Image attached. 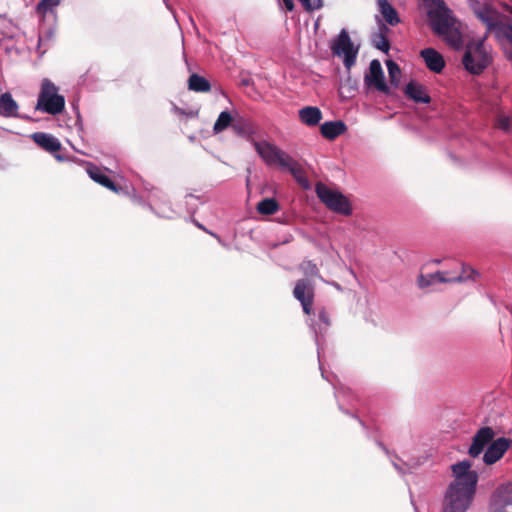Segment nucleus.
Returning a JSON list of instances; mask_svg holds the SVG:
<instances>
[{
  "mask_svg": "<svg viewBox=\"0 0 512 512\" xmlns=\"http://www.w3.org/2000/svg\"><path fill=\"white\" fill-rule=\"evenodd\" d=\"M454 480L449 484L442 512H466L475 495L478 474L471 469L469 461H461L452 465Z\"/></svg>",
  "mask_w": 512,
  "mask_h": 512,
  "instance_id": "nucleus-1",
  "label": "nucleus"
},
{
  "mask_svg": "<svg viewBox=\"0 0 512 512\" xmlns=\"http://www.w3.org/2000/svg\"><path fill=\"white\" fill-rule=\"evenodd\" d=\"M420 7L427 13L434 33L441 36L451 47H460L461 33L444 1L420 0Z\"/></svg>",
  "mask_w": 512,
  "mask_h": 512,
  "instance_id": "nucleus-2",
  "label": "nucleus"
},
{
  "mask_svg": "<svg viewBox=\"0 0 512 512\" xmlns=\"http://www.w3.org/2000/svg\"><path fill=\"white\" fill-rule=\"evenodd\" d=\"M474 13L486 25L488 33L493 34L500 43H508L512 47V7L483 3L474 8Z\"/></svg>",
  "mask_w": 512,
  "mask_h": 512,
  "instance_id": "nucleus-3",
  "label": "nucleus"
},
{
  "mask_svg": "<svg viewBox=\"0 0 512 512\" xmlns=\"http://www.w3.org/2000/svg\"><path fill=\"white\" fill-rule=\"evenodd\" d=\"M255 150L267 166H276L290 172L295 180L304 188L309 187L302 165L289 154L267 141H255Z\"/></svg>",
  "mask_w": 512,
  "mask_h": 512,
  "instance_id": "nucleus-4",
  "label": "nucleus"
},
{
  "mask_svg": "<svg viewBox=\"0 0 512 512\" xmlns=\"http://www.w3.org/2000/svg\"><path fill=\"white\" fill-rule=\"evenodd\" d=\"M65 107V99L58 93V87L49 79L41 84L36 109L51 115L60 114Z\"/></svg>",
  "mask_w": 512,
  "mask_h": 512,
  "instance_id": "nucleus-5",
  "label": "nucleus"
},
{
  "mask_svg": "<svg viewBox=\"0 0 512 512\" xmlns=\"http://www.w3.org/2000/svg\"><path fill=\"white\" fill-rule=\"evenodd\" d=\"M491 57L484 40L470 42L463 56V64L472 74H480L490 63Z\"/></svg>",
  "mask_w": 512,
  "mask_h": 512,
  "instance_id": "nucleus-6",
  "label": "nucleus"
},
{
  "mask_svg": "<svg viewBox=\"0 0 512 512\" xmlns=\"http://www.w3.org/2000/svg\"><path fill=\"white\" fill-rule=\"evenodd\" d=\"M460 269L461 272L454 276L449 271H438L427 275L421 274L417 279L418 286L425 288L435 283L464 282L474 279L475 270L464 265H460Z\"/></svg>",
  "mask_w": 512,
  "mask_h": 512,
  "instance_id": "nucleus-7",
  "label": "nucleus"
},
{
  "mask_svg": "<svg viewBox=\"0 0 512 512\" xmlns=\"http://www.w3.org/2000/svg\"><path fill=\"white\" fill-rule=\"evenodd\" d=\"M316 193L330 210L343 215L351 213V205L342 193L332 190L324 184H317Z\"/></svg>",
  "mask_w": 512,
  "mask_h": 512,
  "instance_id": "nucleus-8",
  "label": "nucleus"
},
{
  "mask_svg": "<svg viewBox=\"0 0 512 512\" xmlns=\"http://www.w3.org/2000/svg\"><path fill=\"white\" fill-rule=\"evenodd\" d=\"M334 55L343 59L347 69H350L356 61L358 49L354 47L346 30H342L331 46Z\"/></svg>",
  "mask_w": 512,
  "mask_h": 512,
  "instance_id": "nucleus-9",
  "label": "nucleus"
},
{
  "mask_svg": "<svg viewBox=\"0 0 512 512\" xmlns=\"http://www.w3.org/2000/svg\"><path fill=\"white\" fill-rule=\"evenodd\" d=\"M487 512H512V482L500 485L493 492Z\"/></svg>",
  "mask_w": 512,
  "mask_h": 512,
  "instance_id": "nucleus-10",
  "label": "nucleus"
},
{
  "mask_svg": "<svg viewBox=\"0 0 512 512\" xmlns=\"http://www.w3.org/2000/svg\"><path fill=\"white\" fill-rule=\"evenodd\" d=\"M512 446V440L506 437H500L496 440H493L490 445L487 447L484 455L483 461L487 465H492L499 461L504 454L508 451V449Z\"/></svg>",
  "mask_w": 512,
  "mask_h": 512,
  "instance_id": "nucleus-11",
  "label": "nucleus"
},
{
  "mask_svg": "<svg viewBox=\"0 0 512 512\" xmlns=\"http://www.w3.org/2000/svg\"><path fill=\"white\" fill-rule=\"evenodd\" d=\"M294 297L300 301L303 311L310 314L314 297V288L310 280L301 279L297 281L294 291Z\"/></svg>",
  "mask_w": 512,
  "mask_h": 512,
  "instance_id": "nucleus-12",
  "label": "nucleus"
},
{
  "mask_svg": "<svg viewBox=\"0 0 512 512\" xmlns=\"http://www.w3.org/2000/svg\"><path fill=\"white\" fill-rule=\"evenodd\" d=\"M495 432L491 427H482L473 436L472 444L468 450L471 457H478L484 448L493 440Z\"/></svg>",
  "mask_w": 512,
  "mask_h": 512,
  "instance_id": "nucleus-13",
  "label": "nucleus"
},
{
  "mask_svg": "<svg viewBox=\"0 0 512 512\" xmlns=\"http://www.w3.org/2000/svg\"><path fill=\"white\" fill-rule=\"evenodd\" d=\"M365 83L368 86L375 87L378 91L388 92V87L384 80V74L379 60H372L369 65V72L365 76Z\"/></svg>",
  "mask_w": 512,
  "mask_h": 512,
  "instance_id": "nucleus-14",
  "label": "nucleus"
},
{
  "mask_svg": "<svg viewBox=\"0 0 512 512\" xmlns=\"http://www.w3.org/2000/svg\"><path fill=\"white\" fill-rule=\"evenodd\" d=\"M427 68L434 72L440 73L445 67V60L442 55L433 48H425L420 52Z\"/></svg>",
  "mask_w": 512,
  "mask_h": 512,
  "instance_id": "nucleus-15",
  "label": "nucleus"
},
{
  "mask_svg": "<svg viewBox=\"0 0 512 512\" xmlns=\"http://www.w3.org/2000/svg\"><path fill=\"white\" fill-rule=\"evenodd\" d=\"M347 130L346 124L341 121H327L320 126L321 134L324 138L333 140L342 135Z\"/></svg>",
  "mask_w": 512,
  "mask_h": 512,
  "instance_id": "nucleus-16",
  "label": "nucleus"
},
{
  "mask_svg": "<svg viewBox=\"0 0 512 512\" xmlns=\"http://www.w3.org/2000/svg\"><path fill=\"white\" fill-rule=\"evenodd\" d=\"M405 94L417 103H429L431 101L425 87L417 82L411 81L406 85Z\"/></svg>",
  "mask_w": 512,
  "mask_h": 512,
  "instance_id": "nucleus-17",
  "label": "nucleus"
},
{
  "mask_svg": "<svg viewBox=\"0 0 512 512\" xmlns=\"http://www.w3.org/2000/svg\"><path fill=\"white\" fill-rule=\"evenodd\" d=\"M32 138L40 147L48 152H56L61 148L59 140L50 134L37 132L32 135Z\"/></svg>",
  "mask_w": 512,
  "mask_h": 512,
  "instance_id": "nucleus-18",
  "label": "nucleus"
},
{
  "mask_svg": "<svg viewBox=\"0 0 512 512\" xmlns=\"http://www.w3.org/2000/svg\"><path fill=\"white\" fill-rule=\"evenodd\" d=\"M378 9L385 21L395 26L400 23V18L395 8L388 2V0H377Z\"/></svg>",
  "mask_w": 512,
  "mask_h": 512,
  "instance_id": "nucleus-19",
  "label": "nucleus"
},
{
  "mask_svg": "<svg viewBox=\"0 0 512 512\" xmlns=\"http://www.w3.org/2000/svg\"><path fill=\"white\" fill-rule=\"evenodd\" d=\"M299 118L302 123L308 126H315L321 121L322 112L318 107L307 106L299 111Z\"/></svg>",
  "mask_w": 512,
  "mask_h": 512,
  "instance_id": "nucleus-20",
  "label": "nucleus"
},
{
  "mask_svg": "<svg viewBox=\"0 0 512 512\" xmlns=\"http://www.w3.org/2000/svg\"><path fill=\"white\" fill-rule=\"evenodd\" d=\"M87 173L92 180L99 183L100 185L106 187L109 190L117 192V188L112 180L105 175V173L96 166L88 167Z\"/></svg>",
  "mask_w": 512,
  "mask_h": 512,
  "instance_id": "nucleus-21",
  "label": "nucleus"
},
{
  "mask_svg": "<svg viewBox=\"0 0 512 512\" xmlns=\"http://www.w3.org/2000/svg\"><path fill=\"white\" fill-rule=\"evenodd\" d=\"M18 110L17 103L13 100L10 93H4L0 97V115L11 117L16 115Z\"/></svg>",
  "mask_w": 512,
  "mask_h": 512,
  "instance_id": "nucleus-22",
  "label": "nucleus"
},
{
  "mask_svg": "<svg viewBox=\"0 0 512 512\" xmlns=\"http://www.w3.org/2000/svg\"><path fill=\"white\" fill-rule=\"evenodd\" d=\"M330 325L329 318L324 311H320L318 314V319L313 320L311 327L315 333L316 343L319 346V335L322 334Z\"/></svg>",
  "mask_w": 512,
  "mask_h": 512,
  "instance_id": "nucleus-23",
  "label": "nucleus"
},
{
  "mask_svg": "<svg viewBox=\"0 0 512 512\" xmlns=\"http://www.w3.org/2000/svg\"><path fill=\"white\" fill-rule=\"evenodd\" d=\"M188 87L195 92H208L211 89L210 83L197 74H192L188 79Z\"/></svg>",
  "mask_w": 512,
  "mask_h": 512,
  "instance_id": "nucleus-24",
  "label": "nucleus"
},
{
  "mask_svg": "<svg viewBox=\"0 0 512 512\" xmlns=\"http://www.w3.org/2000/svg\"><path fill=\"white\" fill-rule=\"evenodd\" d=\"M278 210L279 205L273 198H265L257 204V211L262 215H273Z\"/></svg>",
  "mask_w": 512,
  "mask_h": 512,
  "instance_id": "nucleus-25",
  "label": "nucleus"
},
{
  "mask_svg": "<svg viewBox=\"0 0 512 512\" xmlns=\"http://www.w3.org/2000/svg\"><path fill=\"white\" fill-rule=\"evenodd\" d=\"M232 123V116L228 111H223L219 114L214 126V133L218 134L228 128Z\"/></svg>",
  "mask_w": 512,
  "mask_h": 512,
  "instance_id": "nucleus-26",
  "label": "nucleus"
},
{
  "mask_svg": "<svg viewBox=\"0 0 512 512\" xmlns=\"http://www.w3.org/2000/svg\"><path fill=\"white\" fill-rule=\"evenodd\" d=\"M386 66L388 69V74H389L391 83L393 85L397 86L399 84L400 76H401V70H400L399 66L392 60H388L386 62Z\"/></svg>",
  "mask_w": 512,
  "mask_h": 512,
  "instance_id": "nucleus-27",
  "label": "nucleus"
},
{
  "mask_svg": "<svg viewBox=\"0 0 512 512\" xmlns=\"http://www.w3.org/2000/svg\"><path fill=\"white\" fill-rule=\"evenodd\" d=\"M62 0H41L37 4V12L45 15L51 11L54 7L58 6Z\"/></svg>",
  "mask_w": 512,
  "mask_h": 512,
  "instance_id": "nucleus-28",
  "label": "nucleus"
},
{
  "mask_svg": "<svg viewBox=\"0 0 512 512\" xmlns=\"http://www.w3.org/2000/svg\"><path fill=\"white\" fill-rule=\"evenodd\" d=\"M373 44L377 49L383 52H388L390 47L389 42L383 33H379L374 36Z\"/></svg>",
  "mask_w": 512,
  "mask_h": 512,
  "instance_id": "nucleus-29",
  "label": "nucleus"
},
{
  "mask_svg": "<svg viewBox=\"0 0 512 512\" xmlns=\"http://www.w3.org/2000/svg\"><path fill=\"white\" fill-rule=\"evenodd\" d=\"M302 6L308 10H317L322 7L323 3L322 0H299Z\"/></svg>",
  "mask_w": 512,
  "mask_h": 512,
  "instance_id": "nucleus-30",
  "label": "nucleus"
},
{
  "mask_svg": "<svg viewBox=\"0 0 512 512\" xmlns=\"http://www.w3.org/2000/svg\"><path fill=\"white\" fill-rule=\"evenodd\" d=\"M301 269L307 276H315L317 275V266L311 261H304L301 264Z\"/></svg>",
  "mask_w": 512,
  "mask_h": 512,
  "instance_id": "nucleus-31",
  "label": "nucleus"
},
{
  "mask_svg": "<svg viewBox=\"0 0 512 512\" xmlns=\"http://www.w3.org/2000/svg\"><path fill=\"white\" fill-rule=\"evenodd\" d=\"M499 126L500 128H502L503 130H508L509 129V126H510V121L508 118L506 117H503V118H500L499 119Z\"/></svg>",
  "mask_w": 512,
  "mask_h": 512,
  "instance_id": "nucleus-32",
  "label": "nucleus"
},
{
  "mask_svg": "<svg viewBox=\"0 0 512 512\" xmlns=\"http://www.w3.org/2000/svg\"><path fill=\"white\" fill-rule=\"evenodd\" d=\"M288 11H292L294 9L293 0H283Z\"/></svg>",
  "mask_w": 512,
  "mask_h": 512,
  "instance_id": "nucleus-33",
  "label": "nucleus"
},
{
  "mask_svg": "<svg viewBox=\"0 0 512 512\" xmlns=\"http://www.w3.org/2000/svg\"><path fill=\"white\" fill-rule=\"evenodd\" d=\"M395 468L399 471L401 474H405L407 472L406 468L398 466V464L394 463Z\"/></svg>",
  "mask_w": 512,
  "mask_h": 512,
  "instance_id": "nucleus-34",
  "label": "nucleus"
},
{
  "mask_svg": "<svg viewBox=\"0 0 512 512\" xmlns=\"http://www.w3.org/2000/svg\"><path fill=\"white\" fill-rule=\"evenodd\" d=\"M161 215L164 216V217H170V215L165 213V212H163Z\"/></svg>",
  "mask_w": 512,
  "mask_h": 512,
  "instance_id": "nucleus-35",
  "label": "nucleus"
},
{
  "mask_svg": "<svg viewBox=\"0 0 512 512\" xmlns=\"http://www.w3.org/2000/svg\"><path fill=\"white\" fill-rule=\"evenodd\" d=\"M197 226H198L199 228H201V229H204V228H203V226H202V224H198V223H197Z\"/></svg>",
  "mask_w": 512,
  "mask_h": 512,
  "instance_id": "nucleus-36",
  "label": "nucleus"
}]
</instances>
